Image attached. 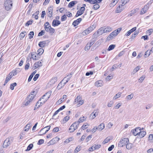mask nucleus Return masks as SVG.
<instances>
[{
	"label": "nucleus",
	"instance_id": "obj_1",
	"mask_svg": "<svg viewBox=\"0 0 153 153\" xmlns=\"http://www.w3.org/2000/svg\"><path fill=\"white\" fill-rule=\"evenodd\" d=\"M36 95V92L34 91H32L26 98L24 104L25 105H27L31 102H32Z\"/></svg>",
	"mask_w": 153,
	"mask_h": 153
},
{
	"label": "nucleus",
	"instance_id": "obj_2",
	"mask_svg": "<svg viewBox=\"0 0 153 153\" xmlns=\"http://www.w3.org/2000/svg\"><path fill=\"white\" fill-rule=\"evenodd\" d=\"M52 93V91H49L44 95L40 99L41 101L40 105H42L49 98Z\"/></svg>",
	"mask_w": 153,
	"mask_h": 153
},
{
	"label": "nucleus",
	"instance_id": "obj_3",
	"mask_svg": "<svg viewBox=\"0 0 153 153\" xmlns=\"http://www.w3.org/2000/svg\"><path fill=\"white\" fill-rule=\"evenodd\" d=\"M4 6L5 9L8 11L10 10L12 7V3L10 0H6L4 2Z\"/></svg>",
	"mask_w": 153,
	"mask_h": 153
},
{
	"label": "nucleus",
	"instance_id": "obj_4",
	"mask_svg": "<svg viewBox=\"0 0 153 153\" xmlns=\"http://www.w3.org/2000/svg\"><path fill=\"white\" fill-rule=\"evenodd\" d=\"M129 141L128 138H125L121 140L118 144L119 146L122 147L126 145Z\"/></svg>",
	"mask_w": 153,
	"mask_h": 153
},
{
	"label": "nucleus",
	"instance_id": "obj_5",
	"mask_svg": "<svg viewBox=\"0 0 153 153\" xmlns=\"http://www.w3.org/2000/svg\"><path fill=\"white\" fill-rule=\"evenodd\" d=\"M12 142V140L11 138H8L4 141L3 144V147L7 148L10 145Z\"/></svg>",
	"mask_w": 153,
	"mask_h": 153
},
{
	"label": "nucleus",
	"instance_id": "obj_6",
	"mask_svg": "<svg viewBox=\"0 0 153 153\" xmlns=\"http://www.w3.org/2000/svg\"><path fill=\"white\" fill-rule=\"evenodd\" d=\"M78 124L75 122L70 127L69 131L70 132H72L76 129L78 127Z\"/></svg>",
	"mask_w": 153,
	"mask_h": 153
},
{
	"label": "nucleus",
	"instance_id": "obj_7",
	"mask_svg": "<svg viewBox=\"0 0 153 153\" xmlns=\"http://www.w3.org/2000/svg\"><path fill=\"white\" fill-rule=\"evenodd\" d=\"M31 58L34 60H38L39 58V56L37 53L35 52H33L31 53Z\"/></svg>",
	"mask_w": 153,
	"mask_h": 153
},
{
	"label": "nucleus",
	"instance_id": "obj_8",
	"mask_svg": "<svg viewBox=\"0 0 153 153\" xmlns=\"http://www.w3.org/2000/svg\"><path fill=\"white\" fill-rule=\"evenodd\" d=\"M59 140L58 137H56L51 140L48 143L49 145H52L57 142Z\"/></svg>",
	"mask_w": 153,
	"mask_h": 153
},
{
	"label": "nucleus",
	"instance_id": "obj_9",
	"mask_svg": "<svg viewBox=\"0 0 153 153\" xmlns=\"http://www.w3.org/2000/svg\"><path fill=\"white\" fill-rule=\"evenodd\" d=\"M71 77V74L65 77L62 80V82H65V83L66 84L70 80Z\"/></svg>",
	"mask_w": 153,
	"mask_h": 153
},
{
	"label": "nucleus",
	"instance_id": "obj_10",
	"mask_svg": "<svg viewBox=\"0 0 153 153\" xmlns=\"http://www.w3.org/2000/svg\"><path fill=\"white\" fill-rule=\"evenodd\" d=\"M42 65V63L39 61L36 62L33 65V67L34 69H36L41 67Z\"/></svg>",
	"mask_w": 153,
	"mask_h": 153
},
{
	"label": "nucleus",
	"instance_id": "obj_11",
	"mask_svg": "<svg viewBox=\"0 0 153 153\" xmlns=\"http://www.w3.org/2000/svg\"><path fill=\"white\" fill-rule=\"evenodd\" d=\"M57 81V78L56 77H54L52 78L49 82L48 84L51 85H53Z\"/></svg>",
	"mask_w": 153,
	"mask_h": 153
},
{
	"label": "nucleus",
	"instance_id": "obj_12",
	"mask_svg": "<svg viewBox=\"0 0 153 153\" xmlns=\"http://www.w3.org/2000/svg\"><path fill=\"white\" fill-rule=\"evenodd\" d=\"M117 35V34L115 33V32L114 31L111 33L108 36L107 39L109 40L112 39L114 37H115Z\"/></svg>",
	"mask_w": 153,
	"mask_h": 153
},
{
	"label": "nucleus",
	"instance_id": "obj_13",
	"mask_svg": "<svg viewBox=\"0 0 153 153\" xmlns=\"http://www.w3.org/2000/svg\"><path fill=\"white\" fill-rule=\"evenodd\" d=\"M45 29L46 31L50 33H53L55 31L54 29L52 28L51 26H49L48 27H46Z\"/></svg>",
	"mask_w": 153,
	"mask_h": 153
},
{
	"label": "nucleus",
	"instance_id": "obj_14",
	"mask_svg": "<svg viewBox=\"0 0 153 153\" xmlns=\"http://www.w3.org/2000/svg\"><path fill=\"white\" fill-rule=\"evenodd\" d=\"M140 131V128H137L134 130L133 132V135L136 136L138 135V137Z\"/></svg>",
	"mask_w": 153,
	"mask_h": 153
},
{
	"label": "nucleus",
	"instance_id": "obj_15",
	"mask_svg": "<svg viewBox=\"0 0 153 153\" xmlns=\"http://www.w3.org/2000/svg\"><path fill=\"white\" fill-rule=\"evenodd\" d=\"M124 9L123 7V6L121 5L117 7L116 10L115 12L116 13H120Z\"/></svg>",
	"mask_w": 153,
	"mask_h": 153
},
{
	"label": "nucleus",
	"instance_id": "obj_16",
	"mask_svg": "<svg viewBox=\"0 0 153 153\" xmlns=\"http://www.w3.org/2000/svg\"><path fill=\"white\" fill-rule=\"evenodd\" d=\"M60 22L59 20L54 19L52 22V25L53 26H56L60 24Z\"/></svg>",
	"mask_w": 153,
	"mask_h": 153
},
{
	"label": "nucleus",
	"instance_id": "obj_17",
	"mask_svg": "<svg viewBox=\"0 0 153 153\" xmlns=\"http://www.w3.org/2000/svg\"><path fill=\"white\" fill-rule=\"evenodd\" d=\"M48 11V16L49 17H51L52 15L53 8L51 7H49L47 9Z\"/></svg>",
	"mask_w": 153,
	"mask_h": 153
},
{
	"label": "nucleus",
	"instance_id": "obj_18",
	"mask_svg": "<svg viewBox=\"0 0 153 153\" xmlns=\"http://www.w3.org/2000/svg\"><path fill=\"white\" fill-rule=\"evenodd\" d=\"M86 119V117H85L84 116L82 117H81L78 120V121L76 122V123H77V124H78V126L79 125V124L80 123H82Z\"/></svg>",
	"mask_w": 153,
	"mask_h": 153
},
{
	"label": "nucleus",
	"instance_id": "obj_19",
	"mask_svg": "<svg viewBox=\"0 0 153 153\" xmlns=\"http://www.w3.org/2000/svg\"><path fill=\"white\" fill-rule=\"evenodd\" d=\"M148 8L149 7L147 5L145 6L140 11V14L142 15L145 13L146 12Z\"/></svg>",
	"mask_w": 153,
	"mask_h": 153
},
{
	"label": "nucleus",
	"instance_id": "obj_20",
	"mask_svg": "<svg viewBox=\"0 0 153 153\" xmlns=\"http://www.w3.org/2000/svg\"><path fill=\"white\" fill-rule=\"evenodd\" d=\"M95 85L97 87L102 86L103 85V82L101 80L97 81L95 82Z\"/></svg>",
	"mask_w": 153,
	"mask_h": 153
},
{
	"label": "nucleus",
	"instance_id": "obj_21",
	"mask_svg": "<svg viewBox=\"0 0 153 153\" xmlns=\"http://www.w3.org/2000/svg\"><path fill=\"white\" fill-rule=\"evenodd\" d=\"M65 82H62V80L58 84L57 87V88L59 90L61 89L65 85Z\"/></svg>",
	"mask_w": 153,
	"mask_h": 153
},
{
	"label": "nucleus",
	"instance_id": "obj_22",
	"mask_svg": "<svg viewBox=\"0 0 153 153\" xmlns=\"http://www.w3.org/2000/svg\"><path fill=\"white\" fill-rule=\"evenodd\" d=\"M97 33L99 34V36H100L103 33H105L104 28L103 27H102L97 30Z\"/></svg>",
	"mask_w": 153,
	"mask_h": 153
},
{
	"label": "nucleus",
	"instance_id": "obj_23",
	"mask_svg": "<svg viewBox=\"0 0 153 153\" xmlns=\"http://www.w3.org/2000/svg\"><path fill=\"white\" fill-rule=\"evenodd\" d=\"M146 134V132L144 131H141L140 130L139 134L138 135V137L140 138H142L144 137Z\"/></svg>",
	"mask_w": 153,
	"mask_h": 153
},
{
	"label": "nucleus",
	"instance_id": "obj_24",
	"mask_svg": "<svg viewBox=\"0 0 153 153\" xmlns=\"http://www.w3.org/2000/svg\"><path fill=\"white\" fill-rule=\"evenodd\" d=\"M20 71V69L19 68H16L15 70H13L11 72V73L13 74V75L15 76L19 73Z\"/></svg>",
	"mask_w": 153,
	"mask_h": 153
},
{
	"label": "nucleus",
	"instance_id": "obj_25",
	"mask_svg": "<svg viewBox=\"0 0 153 153\" xmlns=\"http://www.w3.org/2000/svg\"><path fill=\"white\" fill-rule=\"evenodd\" d=\"M85 10V8L84 7H81L80 10L77 11V13L78 14H79V15H81L84 13Z\"/></svg>",
	"mask_w": 153,
	"mask_h": 153
},
{
	"label": "nucleus",
	"instance_id": "obj_26",
	"mask_svg": "<svg viewBox=\"0 0 153 153\" xmlns=\"http://www.w3.org/2000/svg\"><path fill=\"white\" fill-rule=\"evenodd\" d=\"M105 128V125L103 123H102L100 124L98 127L97 130L100 131H101L102 130H103Z\"/></svg>",
	"mask_w": 153,
	"mask_h": 153
},
{
	"label": "nucleus",
	"instance_id": "obj_27",
	"mask_svg": "<svg viewBox=\"0 0 153 153\" xmlns=\"http://www.w3.org/2000/svg\"><path fill=\"white\" fill-rule=\"evenodd\" d=\"M77 3V1H72L68 5V7L70 8H71L75 4Z\"/></svg>",
	"mask_w": 153,
	"mask_h": 153
},
{
	"label": "nucleus",
	"instance_id": "obj_28",
	"mask_svg": "<svg viewBox=\"0 0 153 153\" xmlns=\"http://www.w3.org/2000/svg\"><path fill=\"white\" fill-rule=\"evenodd\" d=\"M46 44V43L45 41L40 42L39 43V45L41 48H43Z\"/></svg>",
	"mask_w": 153,
	"mask_h": 153
},
{
	"label": "nucleus",
	"instance_id": "obj_29",
	"mask_svg": "<svg viewBox=\"0 0 153 153\" xmlns=\"http://www.w3.org/2000/svg\"><path fill=\"white\" fill-rule=\"evenodd\" d=\"M134 97V94H131L126 97V99L127 100H130L131 99Z\"/></svg>",
	"mask_w": 153,
	"mask_h": 153
},
{
	"label": "nucleus",
	"instance_id": "obj_30",
	"mask_svg": "<svg viewBox=\"0 0 153 153\" xmlns=\"http://www.w3.org/2000/svg\"><path fill=\"white\" fill-rule=\"evenodd\" d=\"M96 27V25L95 24H94L92 25L91 26L88 28V29L91 32Z\"/></svg>",
	"mask_w": 153,
	"mask_h": 153
},
{
	"label": "nucleus",
	"instance_id": "obj_31",
	"mask_svg": "<svg viewBox=\"0 0 153 153\" xmlns=\"http://www.w3.org/2000/svg\"><path fill=\"white\" fill-rule=\"evenodd\" d=\"M96 112L94 111L90 115V117L92 120L94 119L96 117Z\"/></svg>",
	"mask_w": 153,
	"mask_h": 153
},
{
	"label": "nucleus",
	"instance_id": "obj_32",
	"mask_svg": "<svg viewBox=\"0 0 153 153\" xmlns=\"http://www.w3.org/2000/svg\"><path fill=\"white\" fill-rule=\"evenodd\" d=\"M31 125L30 123L27 124L24 128V130L25 131H28L30 128Z\"/></svg>",
	"mask_w": 153,
	"mask_h": 153
},
{
	"label": "nucleus",
	"instance_id": "obj_33",
	"mask_svg": "<svg viewBox=\"0 0 153 153\" xmlns=\"http://www.w3.org/2000/svg\"><path fill=\"white\" fill-rule=\"evenodd\" d=\"M80 100H82V98L80 96H78L75 99L74 102V104L77 103Z\"/></svg>",
	"mask_w": 153,
	"mask_h": 153
},
{
	"label": "nucleus",
	"instance_id": "obj_34",
	"mask_svg": "<svg viewBox=\"0 0 153 153\" xmlns=\"http://www.w3.org/2000/svg\"><path fill=\"white\" fill-rule=\"evenodd\" d=\"M96 40V38H93L90 40V41L88 43L89 45L91 47L94 44Z\"/></svg>",
	"mask_w": 153,
	"mask_h": 153
},
{
	"label": "nucleus",
	"instance_id": "obj_35",
	"mask_svg": "<svg viewBox=\"0 0 153 153\" xmlns=\"http://www.w3.org/2000/svg\"><path fill=\"white\" fill-rule=\"evenodd\" d=\"M101 146L100 144H94L93 146V147H94V150L98 149H100Z\"/></svg>",
	"mask_w": 153,
	"mask_h": 153
},
{
	"label": "nucleus",
	"instance_id": "obj_36",
	"mask_svg": "<svg viewBox=\"0 0 153 153\" xmlns=\"http://www.w3.org/2000/svg\"><path fill=\"white\" fill-rule=\"evenodd\" d=\"M126 146V149L128 150L131 149L132 147V144L131 143H128Z\"/></svg>",
	"mask_w": 153,
	"mask_h": 153
},
{
	"label": "nucleus",
	"instance_id": "obj_37",
	"mask_svg": "<svg viewBox=\"0 0 153 153\" xmlns=\"http://www.w3.org/2000/svg\"><path fill=\"white\" fill-rule=\"evenodd\" d=\"M111 140V138L109 137H107L102 142L103 144L108 143Z\"/></svg>",
	"mask_w": 153,
	"mask_h": 153
},
{
	"label": "nucleus",
	"instance_id": "obj_38",
	"mask_svg": "<svg viewBox=\"0 0 153 153\" xmlns=\"http://www.w3.org/2000/svg\"><path fill=\"white\" fill-rule=\"evenodd\" d=\"M105 33L109 32L112 30V28L110 27H108L104 28Z\"/></svg>",
	"mask_w": 153,
	"mask_h": 153
},
{
	"label": "nucleus",
	"instance_id": "obj_39",
	"mask_svg": "<svg viewBox=\"0 0 153 153\" xmlns=\"http://www.w3.org/2000/svg\"><path fill=\"white\" fill-rule=\"evenodd\" d=\"M44 52V50L42 48H40L37 51V54L39 56L42 55Z\"/></svg>",
	"mask_w": 153,
	"mask_h": 153
},
{
	"label": "nucleus",
	"instance_id": "obj_40",
	"mask_svg": "<svg viewBox=\"0 0 153 153\" xmlns=\"http://www.w3.org/2000/svg\"><path fill=\"white\" fill-rule=\"evenodd\" d=\"M122 93L121 92H119L117 94H116L114 97V100H116L117 99L119 98L121 94Z\"/></svg>",
	"mask_w": 153,
	"mask_h": 153
},
{
	"label": "nucleus",
	"instance_id": "obj_41",
	"mask_svg": "<svg viewBox=\"0 0 153 153\" xmlns=\"http://www.w3.org/2000/svg\"><path fill=\"white\" fill-rule=\"evenodd\" d=\"M140 66H138L136 67L133 70V74H134L137 72L138 70L140 69Z\"/></svg>",
	"mask_w": 153,
	"mask_h": 153
},
{
	"label": "nucleus",
	"instance_id": "obj_42",
	"mask_svg": "<svg viewBox=\"0 0 153 153\" xmlns=\"http://www.w3.org/2000/svg\"><path fill=\"white\" fill-rule=\"evenodd\" d=\"M39 13V11H37L36 12L34 13L33 14V16H34V18L36 19H37L38 18V14Z\"/></svg>",
	"mask_w": 153,
	"mask_h": 153
},
{
	"label": "nucleus",
	"instance_id": "obj_43",
	"mask_svg": "<svg viewBox=\"0 0 153 153\" xmlns=\"http://www.w3.org/2000/svg\"><path fill=\"white\" fill-rule=\"evenodd\" d=\"M26 33V32L25 31L22 32L20 34L19 36L20 38V39H21L24 37Z\"/></svg>",
	"mask_w": 153,
	"mask_h": 153
},
{
	"label": "nucleus",
	"instance_id": "obj_44",
	"mask_svg": "<svg viewBox=\"0 0 153 153\" xmlns=\"http://www.w3.org/2000/svg\"><path fill=\"white\" fill-rule=\"evenodd\" d=\"M115 45H110L108 49V51H110L113 49L115 47Z\"/></svg>",
	"mask_w": 153,
	"mask_h": 153
},
{
	"label": "nucleus",
	"instance_id": "obj_45",
	"mask_svg": "<svg viewBox=\"0 0 153 153\" xmlns=\"http://www.w3.org/2000/svg\"><path fill=\"white\" fill-rule=\"evenodd\" d=\"M33 146V145L32 144H30L27 146V149L25 150V151H28L32 149Z\"/></svg>",
	"mask_w": 153,
	"mask_h": 153
},
{
	"label": "nucleus",
	"instance_id": "obj_46",
	"mask_svg": "<svg viewBox=\"0 0 153 153\" xmlns=\"http://www.w3.org/2000/svg\"><path fill=\"white\" fill-rule=\"evenodd\" d=\"M17 85V84L16 82L11 84L10 85V88L12 90H13L14 89V87Z\"/></svg>",
	"mask_w": 153,
	"mask_h": 153
},
{
	"label": "nucleus",
	"instance_id": "obj_47",
	"mask_svg": "<svg viewBox=\"0 0 153 153\" xmlns=\"http://www.w3.org/2000/svg\"><path fill=\"white\" fill-rule=\"evenodd\" d=\"M100 7V5L98 4L94 5L93 7V9L94 10L98 9Z\"/></svg>",
	"mask_w": 153,
	"mask_h": 153
},
{
	"label": "nucleus",
	"instance_id": "obj_48",
	"mask_svg": "<svg viewBox=\"0 0 153 153\" xmlns=\"http://www.w3.org/2000/svg\"><path fill=\"white\" fill-rule=\"evenodd\" d=\"M34 35V33L33 31H31L28 34V36L30 39H31L33 38Z\"/></svg>",
	"mask_w": 153,
	"mask_h": 153
},
{
	"label": "nucleus",
	"instance_id": "obj_49",
	"mask_svg": "<svg viewBox=\"0 0 153 153\" xmlns=\"http://www.w3.org/2000/svg\"><path fill=\"white\" fill-rule=\"evenodd\" d=\"M69 118H70V117L69 116H66L63 119V122L64 123H65L66 122H67V121H68L69 120Z\"/></svg>",
	"mask_w": 153,
	"mask_h": 153
},
{
	"label": "nucleus",
	"instance_id": "obj_50",
	"mask_svg": "<svg viewBox=\"0 0 153 153\" xmlns=\"http://www.w3.org/2000/svg\"><path fill=\"white\" fill-rule=\"evenodd\" d=\"M102 42V39H100L98 40L97 42L94 45L95 46H99Z\"/></svg>",
	"mask_w": 153,
	"mask_h": 153
},
{
	"label": "nucleus",
	"instance_id": "obj_51",
	"mask_svg": "<svg viewBox=\"0 0 153 153\" xmlns=\"http://www.w3.org/2000/svg\"><path fill=\"white\" fill-rule=\"evenodd\" d=\"M51 128V126H46L44 128V129L45 128H47V129L45 131L44 133H43L42 134H46L50 129Z\"/></svg>",
	"mask_w": 153,
	"mask_h": 153
},
{
	"label": "nucleus",
	"instance_id": "obj_52",
	"mask_svg": "<svg viewBox=\"0 0 153 153\" xmlns=\"http://www.w3.org/2000/svg\"><path fill=\"white\" fill-rule=\"evenodd\" d=\"M90 32H91L87 28V29L85 30L83 32V35H87Z\"/></svg>",
	"mask_w": 153,
	"mask_h": 153
},
{
	"label": "nucleus",
	"instance_id": "obj_53",
	"mask_svg": "<svg viewBox=\"0 0 153 153\" xmlns=\"http://www.w3.org/2000/svg\"><path fill=\"white\" fill-rule=\"evenodd\" d=\"M91 47L90 46L89 44L88 43L86 45V46L85 47L84 50L85 51H88L90 48Z\"/></svg>",
	"mask_w": 153,
	"mask_h": 153
},
{
	"label": "nucleus",
	"instance_id": "obj_54",
	"mask_svg": "<svg viewBox=\"0 0 153 153\" xmlns=\"http://www.w3.org/2000/svg\"><path fill=\"white\" fill-rule=\"evenodd\" d=\"M149 139L150 141L152 142L153 141V134H150L149 137Z\"/></svg>",
	"mask_w": 153,
	"mask_h": 153
},
{
	"label": "nucleus",
	"instance_id": "obj_55",
	"mask_svg": "<svg viewBox=\"0 0 153 153\" xmlns=\"http://www.w3.org/2000/svg\"><path fill=\"white\" fill-rule=\"evenodd\" d=\"M88 126V124L87 123H85L83 124L82 127V128L84 130L87 128V126Z\"/></svg>",
	"mask_w": 153,
	"mask_h": 153
},
{
	"label": "nucleus",
	"instance_id": "obj_56",
	"mask_svg": "<svg viewBox=\"0 0 153 153\" xmlns=\"http://www.w3.org/2000/svg\"><path fill=\"white\" fill-rule=\"evenodd\" d=\"M151 51H150V50L149 51L148 50L147 51H146L145 54V57H147L149 56L150 54V52Z\"/></svg>",
	"mask_w": 153,
	"mask_h": 153
},
{
	"label": "nucleus",
	"instance_id": "obj_57",
	"mask_svg": "<svg viewBox=\"0 0 153 153\" xmlns=\"http://www.w3.org/2000/svg\"><path fill=\"white\" fill-rule=\"evenodd\" d=\"M33 22V20L32 19L28 21L26 23V26H29L30 25H31L32 24Z\"/></svg>",
	"mask_w": 153,
	"mask_h": 153
},
{
	"label": "nucleus",
	"instance_id": "obj_58",
	"mask_svg": "<svg viewBox=\"0 0 153 153\" xmlns=\"http://www.w3.org/2000/svg\"><path fill=\"white\" fill-rule=\"evenodd\" d=\"M84 103V101L83 100H80L77 103V107H79L81 105H82Z\"/></svg>",
	"mask_w": 153,
	"mask_h": 153
},
{
	"label": "nucleus",
	"instance_id": "obj_59",
	"mask_svg": "<svg viewBox=\"0 0 153 153\" xmlns=\"http://www.w3.org/2000/svg\"><path fill=\"white\" fill-rule=\"evenodd\" d=\"M102 0H93V4H98Z\"/></svg>",
	"mask_w": 153,
	"mask_h": 153
},
{
	"label": "nucleus",
	"instance_id": "obj_60",
	"mask_svg": "<svg viewBox=\"0 0 153 153\" xmlns=\"http://www.w3.org/2000/svg\"><path fill=\"white\" fill-rule=\"evenodd\" d=\"M44 128H42V129L41 130L39 131L38 133V135H43L44 134H42L43 133L45 132V131H44Z\"/></svg>",
	"mask_w": 153,
	"mask_h": 153
},
{
	"label": "nucleus",
	"instance_id": "obj_61",
	"mask_svg": "<svg viewBox=\"0 0 153 153\" xmlns=\"http://www.w3.org/2000/svg\"><path fill=\"white\" fill-rule=\"evenodd\" d=\"M128 1V0H122L121 1V3H122L121 5L123 6H124L127 3Z\"/></svg>",
	"mask_w": 153,
	"mask_h": 153
},
{
	"label": "nucleus",
	"instance_id": "obj_62",
	"mask_svg": "<svg viewBox=\"0 0 153 153\" xmlns=\"http://www.w3.org/2000/svg\"><path fill=\"white\" fill-rule=\"evenodd\" d=\"M153 31V29H150L146 31V33L149 35H150L152 33Z\"/></svg>",
	"mask_w": 153,
	"mask_h": 153
},
{
	"label": "nucleus",
	"instance_id": "obj_63",
	"mask_svg": "<svg viewBox=\"0 0 153 153\" xmlns=\"http://www.w3.org/2000/svg\"><path fill=\"white\" fill-rule=\"evenodd\" d=\"M67 18L65 14L61 17V20L62 21H65L66 20Z\"/></svg>",
	"mask_w": 153,
	"mask_h": 153
},
{
	"label": "nucleus",
	"instance_id": "obj_64",
	"mask_svg": "<svg viewBox=\"0 0 153 153\" xmlns=\"http://www.w3.org/2000/svg\"><path fill=\"white\" fill-rule=\"evenodd\" d=\"M145 76L144 75L142 76L141 77H140V78L139 79V82H141L143 81V80L145 79Z\"/></svg>",
	"mask_w": 153,
	"mask_h": 153
}]
</instances>
